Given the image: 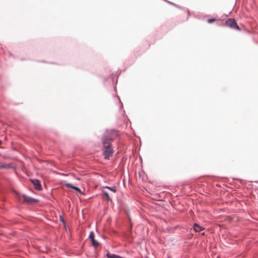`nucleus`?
I'll use <instances>...</instances> for the list:
<instances>
[{"label":"nucleus","instance_id":"1","mask_svg":"<svg viewBox=\"0 0 258 258\" xmlns=\"http://www.w3.org/2000/svg\"><path fill=\"white\" fill-rule=\"evenodd\" d=\"M118 136V132L115 130H106L102 138V142H108L114 140Z\"/></svg>","mask_w":258,"mask_h":258},{"label":"nucleus","instance_id":"2","mask_svg":"<svg viewBox=\"0 0 258 258\" xmlns=\"http://www.w3.org/2000/svg\"><path fill=\"white\" fill-rule=\"evenodd\" d=\"M103 145V154L105 159H108L113 153V150L111 143L108 142H102Z\"/></svg>","mask_w":258,"mask_h":258},{"label":"nucleus","instance_id":"3","mask_svg":"<svg viewBox=\"0 0 258 258\" xmlns=\"http://www.w3.org/2000/svg\"><path fill=\"white\" fill-rule=\"evenodd\" d=\"M225 26L230 27L233 29L240 30L238 25L237 24L235 20L234 19L230 18L226 20L225 23Z\"/></svg>","mask_w":258,"mask_h":258},{"label":"nucleus","instance_id":"4","mask_svg":"<svg viewBox=\"0 0 258 258\" xmlns=\"http://www.w3.org/2000/svg\"><path fill=\"white\" fill-rule=\"evenodd\" d=\"M22 197L23 198L24 202L27 204H31L33 203L37 202V200L36 199L31 198L30 197L27 196L26 195H23Z\"/></svg>","mask_w":258,"mask_h":258},{"label":"nucleus","instance_id":"5","mask_svg":"<svg viewBox=\"0 0 258 258\" xmlns=\"http://www.w3.org/2000/svg\"><path fill=\"white\" fill-rule=\"evenodd\" d=\"M30 181L33 183L34 186V188L37 190H41V186L40 184V182L38 179H31Z\"/></svg>","mask_w":258,"mask_h":258},{"label":"nucleus","instance_id":"6","mask_svg":"<svg viewBox=\"0 0 258 258\" xmlns=\"http://www.w3.org/2000/svg\"><path fill=\"white\" fill-rule=\"evenodd\" d=\"M89 238L90 239L91 241V242H92V244L96 247L97 246H98L99 245V242H98L97 241H96L95 239H94V233L92 231H91L90 233V234H89Z\"/></svg>","mask_w":258,"mask_h":258},{"label":"nucleus","instance_id":"7","mask_svg":"<svg viewBox=\"0 0 258 258\" xmlns=\"http://www.w3.org/2000/svg\"><path fill=\"white\" fill-rule=\"evenodd\" d=\"M193 229L196 232H200L204 229V228L200 226L197 223H195L193 226Z\"/></svg>","mask_w":258,"mask_h":258},{"label":"nucleus","instance_id":"8","mask_svg":"<svg viewBox=\"0 0 258 258\" xmlns=\"http://www.w3.org/2000/svg\"><path fill=\"white\" fill-rule=\"evenodd\" d=\"M64 185L68 187L73 188V189H75L77 191H78L79 192H81L80 189L79 187H78L77 186H74V185H73L70 183H65Z\"/></svg>","mask_w":258,"mask_h":258},{"label":"nucleus","instance_id":"9","mask_svg":"<svg viewBox=\"0 0 258 258\" xmlns=\"http://www.w3.org/2000/svg\"><path fill=\"white\" fill-rule=\"evenodd\" d=\"M102 192L103 195L106 197V198L107 199V200L108 201H110L111 200L110 197H109V194H108V192L107 191L102 190Z\"/></svg>","mask_w":258,"mask_h":258},{"label":"nucleus","instance_id":"10","mask_svg":"<svg viewBox=\"0 0 258 258\" xmlns=\"http://www.w3.org/2000/svg\"><path fill=\"white\" fill-rule=\"evenodd\" d=\"M103 188H104L108 189L109 190L112 191L113 192H115L116 191V188L115 186H114V187H109V186H103Z\"/></svg>","mask_w":258,"mask_h":258},{"label":"nucleus","instance_id":"11","mask_svg":"<svg viewBox=\"0 0 258 258\" xmlns=\"http://www.w3.org/2000/svg\"><path fill=\"white\" fill-rule=\"evenodd\" d=\"M10 167H11V166L9 164H6L0 163V168H9Z\"/></svg>","mask_w":258,"mask_h":258},{"label":"nucleus","instance_id":"12","mask_svg":"<svg viewBox=\"0 0 258 258\" xmlns=\"http://www.w3.org/2000/svg\"><path fill=\"white\" fill-rule=\"evenodd\" d=\"M215 20H216V19H208V21H208V22L209 23H212V22H213L215 21Z\"/></svg>","mask_w":258,"mask_h":258},{"label":"nucleus","instance_id":"13","mask_svg":"<svg viewBox=\"0 0 258 258\" xmlns=\"http://www.w3.org/2000/svg\"><path fill=\"white\" fill-rule=\"evenodd\" d=\"M59 219L63 223V224H65L64 220L62 216H59Z\"/></svg>","mask_w":258,"mask_h":258},{"label":"nucleus","instance_id":"14","mask_svg":"<svg viewBox=\"0 0 258 258\" xmlns=\"http://www.w3.org/2000/svg\"><path fill=\"white\" fill-rule=\"evenodd\" d=\"M122 106H123V104H122V103H121L120 102V107H122Z\"/></svg>","mask_w":258,"mask_h":258},{"label":"nucleus","instance_id":"15","mask_svg":"<svg viewBox=\"0 0 258 258\" xmlns=\"http://www.w3.org/2000/svg\"><path fill=\"white\" fill-rule=\"evenodd\" d=\"M166 1L168 2V1ZM168 3H170V4H172V2H168Z\"/></svg>","mask_w":258,"mask_h":258},{"label":"nucleus","instance_id":"16","mask_svg":"<svg viewBox=\"0 0 258 258\" xmlns=\"http://www.w3.org/2000/svg\"><path fill=\"white\" fill-rule=\"evenodd\" d=\"M2 143V142L0 141V145Z\"/></svg>","mask_w":258,"mask_h":258},{"label":"nucleus","instance_id":"17","mask_svg":"<svg viewBox=\"0 0 258 258\" xmlns=\"http://www.w3.org/2000/svg\"><path fill=\"white\" fill-rule=\"evenodd\" d=\"M168 258H170V257H169V256H168Z\"/></svg>","mask_w":258,"mask_h":258}]
</instances>
